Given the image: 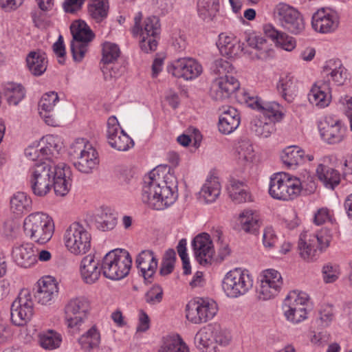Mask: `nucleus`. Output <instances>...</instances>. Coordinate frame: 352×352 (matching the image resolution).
I'll return each mask as SVG.
<instances>
[{"label":"nucleus","instance_id":"obj_13","mask_svg":"<svg viewBox=\"0 0 352 352\" xmlns=\"http://www.w3.org/2000/svg\"><path fill=\"white\" fill-rule=\"evenodd\" d=\"M238 98L240 102L244 103L251 109L261 112L263 118L273 121L274 123L280 121L283 118V108L276 102L263 101L260 98L254 96V94L245 91L239 93Z\"/></svg>","mask_w":352,"mask_h":352},{"label":"nucleus","instance_id":"obj_24","mask_svg":"<svg viewBox=\"0 0 352 352\" xmlns=\"http://www.w3.org/2000/svg\"><path fill=\"white\" fill-rule=\"evenodd\" d=\"M239 80L232 76L226 75L214 79L210 87V94L212 99L223 101L239 89Z\"/></svg>","mask_w":352,"mask_h":352},{"label":"nucleus","instance_id":"obj_39","mask_svg":"<svg viewBox=\"0 0 352 352\" xmlns=\"http://www.w3.org/2000/svg\"><path fill=\"white\" fill-rule=\"evenodd\" d=\"M276 88L282 97L287 102H292L298 92L297 82L290 75L281 76L276 85Z\"/></svg>","mask_w":352,"mask_h":352},{"label":"nucleus","instance_id":"obj_25","mask_svg":"<svg viewBox=\"0 0 352 352\" xmlns=\"http://www.w3.org/2000/svg\"><path fill=\"white\" fill-rule=\"evenodd\" d=\"M195 256L201 265L210 263L214 254V248L210 236L205 232L196 236L192 241Z\"/></svg>","mask_w":352,"mask_h":352},{"label":"nucleus","instance_id":"obj_42","mask_svg":"<svg viewBox=\"0 0 352 352\" xmlns=\"http://www.w3.org/2000/svg\"><path fill=\"white\" fill-rule=\"evenodd\" d=\"M305 152L297 146L285 148L281 153V160L289 168L295 169L304 161Z\"/></svg>","mask_w":352,"mask_h":352},{"label":"nucleus","instance_id":"obj_61","mask_svg":"<svg viewBox=\"0 0 352 352\" xmlns=\"http://www.w3.org/2000/svg\"><path fill=\"white\" fill-rule=\"evenodd\" d=\"M163 298V289L158 285H153L146 294L145 300L151 305L160 303Z\"/></svg>","mask_w":352,"mask_h":352},{"label":"nucleus","instance_id":"obj_62","mask_svg":"<svg viewBox=\"0 0 352 352\" xmlns=\"http://www.w3.org/2000/svg\"><path fill=\"white\" fill-rule=\"evenodd\" d=\"M42 150H44V148H41L40 142L38 144H34L25 148V155L30 160H41V162H43L45 160V156Z\"/></svg>","mask_w":352,"mask_h":352},{"label":"nucleus","instance_id":"obj_10","mask_svg":"<svg viewBox=\"0 0 352 352\" xmlns=\"http://www.w3.org/2000/svg\"><path fill=\"white\" fill-rule=\"evenodd\" d=\"M253 286V278L249 271L235 268L226 273L222 288L230 298H237L245 294Z\"/></svg>","mask_w":352,"mask_h":352},{"label":"nucleus","instance_id":"obj_43","mask_svg":"<svg viewBox=\"0 0 352 352\" xmlns=\"http://www.w3.org/2000/svg\"><path fill=\"white\" fill-rule=\"evenodd\" d=\"M221 193V185L217 177L208 178L202 186L199 196L206 203L214 202Z\"/></svg>","mask_w":352,"mask_h":352},{"label":"nucleus","instance_id":"obj_1","mask_svg":"<svg viewBox=\"0 0 352 352\" xmlns=\"http://www.w3.org/2000/svg\"><path fill=\"white\" fill-rule=\"evenodd\" d=\"M177 179L165 168H156L145 177L141 199L148 208L162 210L173 205L178 197Z\"/></svg>","mask_w":352,"mask_h":352},{"label":"nucleus","instance_id":"obj_8","mask_svg":"<svg viewBox=\"0 0 352 352\" xmlns=\"http://www.w3.org/2000/svg\"><path fill=\"white\" fill-rule=\"evenodd\" d=\"M142 18L141 12L136 14L134 17V26L132 33L134 36H140V46L142 51L146 53L155 51L157 49V38L160 34L159 19L156 16L146 18L140 25Z\"/></svg>","mask_w":352,"mask_h":352},{"label":"nucleus","instance_id":"obj_45","mask_svg":"<svg viewBox=\"0 0 352 352\" xmlns=\"http://www.w3.org/2000/svg\"><path fill=\"white\" fill-rule=\"evenodd\" d=\"M27 66L34 76L42 75L47 69V61L45 54L41 52H30L26 57Z\"/></svg>","mask_w":352,"mask_h":352},{"label":"nucleus","instance_id":"obj_55","mask_svg":"<svg viewBox=\"0 0 352 352\" xmlns=\"http://www.w3.org/2000/svg\"><path fill=\"white\" fill-rule=\"evenodd\" d=\"M102 54L101 61L103 65L111 64L117 60L120 56V50L118 45L111 42H105L102 45Z\"/></svg>","mask_w":352,"mask_h":352},{"label":"nucleus","instance_id":"obj_33","mask_svg":"<svg viewBox=\"0 0 352 352\" xmlns=\"http://www.w3.org/2000/svg\"><path fill=\"white\" fill-rule=\"evenodd\" d=\"M263 32L276 45L286 51L290 52L296 47V41L293 37L277 30L272 24H265L263 26Z\"/></svg>","mask_w":352,"mask_h":352},{"label":"nucleus","instance_id":"obj_19","mask_svg":"<svg viewBox=\"0 0 352 352\" xmlns=\"http://www.w3.org/2000/svg\"><path fill=\"white\" fill-rule=\"evenodd\" d=\"M167 72L177 78L192 80L198 78L203 72L201 65L192 58H179L170 63Z\"/></svg>","mask_w":352,"mask_h":352},{"label":"nucleus","instance_id":"obj_30","mask_svg":"<svg viewBox=\"0 0 352 352\" xmlns=\"http://www.w3.org/2000/svg\"><path fill=\"white\" fill-rule=\"evenodd\" d=\"M137 267L140 270L142 275L146 280L153 277L156 272L158 260L151 250H142L137 256L135 260Z\"/></svg>","mask_w":352,"mask_h":352},{"label":"nucleus","instance_id":"obj_17","mask_svg":"<svg viewBox=\"0 0 352 352\" xmlns=\"http://www.w3.org/2000/svg\"><path fill=\"white\" fill-rule=\"evenodd\" d=\"M283 284L280 272L274 269H267L260 276V285L257 288V296L260 300H267L276 296Z\"/></svg>","mask_w":352,"mask_h":352},{"label":"nucleus","instance_id":"obj_6","mask_svg":"<svg viewBox=\"0 0 352 352\" xmlns=\"http://www.w3.org/2000/svg\"><path fill=\"white\" fill-rule=\"evenodd\" d=\"M300 180L285 173H277L270 177L269 194L278 200L289 201L295 199L301 192Z\"/></svg>","mask_w":352,"mask_h":352},{"label":"nucleus","instance_id":"obj_5","mask_svg":"<svg viewBox=\"0 0 352 352\" xmlns=\"http://www.w3.org/2000/svg\"><path fill=\"white\" fill-rule=\"evenodd\" d=\"M68 154L73 160L75 168L83 173H92L99 164L98 152L84 138L76 139L70 144Z\"/></svg>","mask_w":352,"mask_h":352},{"label":"nucleus","instance_id":"obj_26","mask_svg":"<svg viewBox=\"0 0 352 352\" xmlns=\"http://www.w3.org/2000/svg\"><path fill=\"white\" fill-rule=\"evenodd\" d=\"M58 294V283L51 276L43 277L38 281L35 299L41 305H50Z\"/></svg>","mask_w":352,"mask_h":352},{"label":"nucleus","instance_id":"obj_37","mask_svg":"<svg viewBox=\"0 0 352 352\" xmlns=\"http://www.w3.org/2000/svg\"><path fill=\"white\" fill-rule=\"evenodd\" d=\"M241 229L246 233L256 234L261 226L259 214L252 210H245L239 216Z\"/></svg>","mask_w":352,"mask_h":352},{"label":"nucleus","instance_id":"obj_15","mask_svg":"<svg viewBox=\"0 0 352 352\" xmlns=\"http://www.w3.org/2000/svg\"><path fill=\"white\" fill-rule=\"evenodd\" d=\"M90 309L89 301L84 297L70 299L65 306V320L67 327L78 331L85 322Z\"/></svg>","mask_w":352,"mask_h":352},{"label":"nucleus","instance_id":"obj_4","mask_svg":"<svg viewBox=\"0 0 352 352\" xmlns=\"http://www.w3.org/2000/svg\"><path fill=\"white\" fill-rule=\"evenodd\" d=\"M132 258L128 251L123 249H115L107 252L102 258V273L110 280H121L130 272Z\"/></svg>","mask_w":352,"mask_h":352},{"label":"nucleus","instance_id":"obj_34","mask_svg":"<svg viewBox=\"0 0 352 352\" xmlns=\"http://www.w3.org/2000/svg\"><path fill=\"white\" fill-rule=\"evenodd\" d=\"M240 124V116L238 111L234 107H228L220 116L219 120V130L226 135L234 131Z\"/></svg>","mask_w":352,"mask_h":352},{"label":"nucleus","instance_id":"obj_18","mask_svg":"<svg viewBox=\"0 0 352 352\" xmlns=\"http://www.w3.org/2000/svg\"><path fill=\"white\" fill-rule=\"evenodd\" d=\"M33 302L27 289H23L11 305V320L16 326H23L33 315Z\"/></svg>","mask_w":352,"mask_h":352},{"label":"nucleus","instance_id":"obj_60","mask_svg":"<svg viewBox=\"0 0 352 352\" xmlns=\"http://www.w3.org/2000/svg\"><path fill=\"white\" fill-rule=\"evenodd\" d=\"M340 274L339 265L328 263L323 267L322 275L324 281L327 283L335 282Z\"/></svg>","mask_w":352,"mask_h":352},{"label":"nucleus","instance_id":"obj_9","mask_svg":"<svg viewBox=\"0 0 352 352\" xmlns=\"http://www.w3.org/2000/svg\"><path fill=\"white\" fill-rule=\"evenodd\" d=\"M309 304V298L307 293L292 291L283 302L284 316L289 322L298 324L307 318Z\"/></svg>","mask_w":352,"mask_h":352},{"label":"nucleus","instance_id":"obj_22","mask_svg":"<svg viewBox=\"0 0 352 352\" xmlns=\"http://www.w3.org/2000/svg\"><path fill=\"white\" fill-rule=\"evenodd\" d=\"M241 52L251 56L252 58L264 60L271 52L270 45L261 35L256 33H245L241 43Z\"/></svg>","mask_w":352,"mask_h":352},{"label":"nucleus","instance_id":"obj_49","mask_svg":"<svg viewBox=\"0 0 352 352\" xmlns=\"http://www.w3.org/2000/svg\"><path fill=\"white\" fill-rule=\"evenodd\" d=\"M244 187L245 183L243 182L235 179L230 180L228 192L234 203L241 204L251 201V195Z\"/></svg>","mask_w":352,"mask_h":352},{"label":"nucleus","instance_id":"obj_63","mask_svg":"<svg viewBox=\"0 0 352 352\" xmlns=\"http://www.w3.org/2000/svg\"><path fill=\"white\" fill-rule=\"evenodd\" d=\"M109 65H104L102 67V71L105 80H111L112 78H118L124 72V67L114 65L111 66Z\"/></svg>","mask_w":352,"mask_h":352},{"label":"nucleus","instance_id":"obj_38","mask_svg":"<svg viewBox=\"0 0 352 352\" xmlns=\"http://www.w3.org/2000/svg\"><path fill=\"white\" fill-rule=\"evenodd\" d=\"M219 10V0H199L197 12L199 18L206 23L214 21Z\"/></svg>","mask_w":352,"mask_h":352},{"label":"nucleus","instance_id":"obj_44","mask_svg":"<svg viewBox=\"0 0 352 352\" xmlns=\"http://www.w3.org/2000/svg\"><path fill=\"white\" fill-rule=\"evenodd\" d=\"M318 179L329 188L333 189L340 184V175L333 168L324 164H319L316 168Z\"/></svg>","mask_w":352,"mask_h":352},{"label":"nucleus","instance_id":"obj_47","mask_svg":"<svg viewBox=\"0 0 352 352\" xmlns=\"http://www.w3.org/2000/svg\"><path fill=\"white\" fill-rule=\"evenodd\" d=\"M32 208V199L23 192H17L10 199V210L16 215H21Z\"/></svg>","mask_w":352,"mask_h":352},{"label":"nucleus","instance_id":"obj_21","mask_svg":"<svg viewBox=\"0 0 352 352\" xmlns=\"http://www.w3.org/2000/svg\"><path fill=\"white\" fill-rule=\"evenodd\" d=\"M107 125V138L112 148L120 151H126L133 146V140L121 128L116 116L109 117Z\"/></svg>","mask_w":352,"mask_h":352},{"label":"nucleus","instance_id":"obj_52","mask_svg":"<svg viewBox=\"0 0 352 352\" xmlns=\"http://www.w3.org/2000/svg\"><path fill=\"white\" fill-rule=\"evenodd\" d=\"M3 95L10 105H17L25 97V88L21 85L10 82L3 88Z\"/></svg>","mask_w":352,"mask_h":352},{"label":"nucleus","instance_id":"obj_56","mask_svg":"<svg viewBox=\"0 0 352 352\" xmlns=\"http://www.w3.org/2000/svg\"><path fill=\"white\" fill-rule=\"evenodd\" d=\"M176 260V253L173 249H168L163 258L162 261L160 274L162 276H166L170 274L175 265Z\"/></svg>","mask_w":352,"mask_h":352},{"label":"nucleus","instance_id":"obj_36","mask_svg":"<svg viewBox=\"0 0 352 352\" xmlns=\"http://www.w3.org/2000/svg\"><path fill=\"white\" fill-rule=\"evenodd\" d=\"M94 223L98 230L104 232L113 229L117 219L111 208L102 207L94 214Z\"/></svg>","mask_w":352,"mask_h":352},{"label":"nucleus","instance_id":"obj_23","mask_svg":"<svg viewBox=\"0 0 352 352\" xmlns=\"http://www.w3.org/2000/svg\"><path fill=\"white\" fill-rule=\"evenodd\" d=\"M313 29L322 34L335 32L339 25L338 14L329 8H320L314 13L311 18Z\"/></svg>","mask_w":352,"mask_h":352},{"label":"nucleus","instance_id":"obj_20","mask_svg":"<svg viewBox=\"0 0 352 352\" xmlns=\"http://www.w3.org/2000/svg\"><path fill=\"white\" fill-rule=\"evenodd\" d=\"M281 25L292 34H300L305 28V23L300 13L294 8L279 3L275 9Z\"/></svg>","mask_w":352,"mask_h":352},{"label":"nucleus","instance_id":"obj_58","mask_svg":"<svg viewBox=\"0 0 352 352\" xmlns=\"http://www.w3.org/2000/svg\"><path fill=\"white\" fill-rule=\"evenodd\" d=\"M211 69L214 74L219 75V76L229 75L234 70L232 64L227 60L223 58L215 60Z\"/></svg>","mask_w":352,"mask_h":352},{"label":"nucleus","instance_id":"obj_2","mask_svg":"<svg viewBox=\"0 0 352 352\" xmlns=\"http://www.w3.org/2000/svg\"><path fill=\"white\" fill-rule=\"evenodd\" d=\"M347 79V69L340 60L332 58L327 60L323 67L322 78L314 82L308 94L309 101L318 108L327 107L331 100L330 80L336 85L340 86Z\"/></svg>","mask_w":352,"mask_h":352},{"label":"nucleus","instance_id":"obj_3","mask_svg":"<svg viewBox=\"0 0 352 352\" xmlns=\"http://www.w3.org/2000/svg\"><path fill=\"white\" fill-rule=\"evenodd\" d=\"M23 230L25 236L32 241L43 245L52 239L54 232V223L46 213L33 212L25 218Z\"/></svg>","mask_w":352,"mask_h":352},{"label":"nucleus","instance_id":"obj_16","mask_svg":"<svg viewBox=\"0 0 352 352\" xmlns=\"http://www.w3.org/2000/svg\"><path fill=\"white\" fill-rule=\"evenodd\" d=\"M318 127L322 139L329 144H338L346 136V128L341 120L332 116L322 118Z\"/></svg>","mask_w":352,"mask_h":352},{"label":"nucleus","instance_id":"obj_31","mask_svg":"<svg viewBox=\"0 0 352 352\" xmlns=\"http://www.w3.org/2000/svg\"><path fill=\"white\" fill-rule=\"evenodd\" d=\"M58 100V94L54 91H51L43 94L38 102L39 114L47 125L55 126L56 124V120L52 112Z\"/></svg>","mask_w":352,"mask_h":352},{"label":"nucleus","instance_id":"obj_12","mask_svg":"<svg viewBox=\"0 0 352 352\" xmlns=\"http://www.w3.org/2000/svg\"><path fill=\"white\" fill-rule=\"evenodd\" d=\"M91 234L79 223H72L65 231L64 244L67 250L74 255L86 254L91 248Z\"/></svg>","mask_w":352,"mask_h":352},{"label":"nucleus","instance_id":"obj_7","mask_svg":"<svg viewBox=\"0 0 352 352\" xmlns=\"http://www.w3.org/2000/svg\"><path fill=\"white\" fill-rule=\"evenodd\" d=\"M52 160L36 162L29 170V182L32 192L38 197H44L52 187V179L56 167Z\"/></svg>","mask_w":352,"mask_h":352},{"label":"nucleus","instance_id":"obj_46","mask_svg":"<svg viewBox=\"0 0 352 352\" xmlns=\"http://www.w3.org/2000/svg\"><path fill=\"white\" fill-rule=\"evenodd\" d=\"M298 248L300 256L306 260H312L320 252L316 243L312 241L311 234L305 232L300 234Z\"/></svg>","mask_w":352,"mask_h":352},{"label":"nucleus","instance_id":"obj_41","mask_svg":"<svg viewBox=\"0 0 352 352\" xmlns=\"http://www.w3.org/2000/svg\"><path fill=\"white\" fill-rule=\"evenodd\" d=\"M221 52L230 56H234L241 52V43L233 36L221 33L217 43Z\"/></svg>","mask_w":352,"mask_h":352},{"label":"nucleus","instance_id":"obj_28","mask_svg":"<svg viewBox=\"0 0 352 352\" xmlns=\"http://www.w3.org/2000/svg\"><path fill=\"white\" fill-rule=\"evenodd\" d=\"M12 257L15 263L21 267L28 268L37 261V254L31 243H25L13 248Z\"/></svg>","mask_w":352,"mask_h":352},{"label":"nucleus","instance_id":"obj_40","mask_svg":"<svg viewBox=\"0 0 352 352\" xmlns=\"http://www.w3.org/2000/svg\"><path fill=\"white\" fill-rule=\"evenodd\" d=\"M250 128L252 133L263 138L270 137L276 130L275 123L262 116L254 118L251 120Z\"/></svg>","mask_w":352,"mask_h":352},{"label":"nucleus","instance_id":"obj_57","mask_svg":"<svg viewBox=\"0 0 352 352\" xmlns=\"http://www.w3.org/2000/svg\"><path fill=\"white\" fill-rule=\"evenodd\" d=\"M312 241L315 242L320 252L326 249L330 244L332 236L328 229H322L316 234H311Z\"/></svg>","mask_w":352,"mask_h":352},{"label":"nucleus","instance_id":"obj_50","mask_svg":"<svg viewBox=\"0 0 352 352\" xmlns=\"http://www.w3.org/2000/svg\"><path fill=\"white\" fill-rule=\"evenodd\" d=\"M158 352H189L188 348L178 334L166 336Z\"/></svg>","mask_w":352,"mask_h":352},{"label":"nucleus","instance_id":"obj_48","mask_svg":"<svg viewBox=\"0 0 352 352\" xmlns=\"http://www.w3.org/2000/svg\"><path fill=\"white\" fill-rule=\"evenodd\" d=\"M109 8L108 0H90L87 7L88 14L96 22L100 23L107 17Z\"/></svg>","mask_w":352,"mask_h":352},{"label":"nucleus","instance_id":"obj_64","mask_svg":"<svg viewBox=\"0 0 352 352\" xmlns=\"http://www.w3.org/2000/svg\"><path fill=\"white\" fill-rule=\"evenodd\" d=\"M278 242V237L272 227L265 228L263 234V244L265 248H274Z\"/></svg>","mask_w":352,"mask_h":352},{"label":"nucleus","instance_id":"obj_53","mask_svg":"<svg viewBox=\"0 0 352 352\" xmlns=\"http://www.w3.org/2000/svg\"><path fill=\"white\" fill-rule=\"evenodd\" d=\"M78 343L85 351H90L98 347L100 343V333L96 327H91L82 335L78 339Z\"/></svg>","mask_w":352,"mask_h":352},{"label":"nucleus","instance_id":"obj_32","mask_svg":"<svg viewBox=\"0 0 352 352\" xmlns=\"http://www.w3.org/2000/svg\"><path fill=\"white\" fill-rule=\"evenodd\" d=\"M214 333V325L208 324L200 329L195 336L197 349L201 352H216Z\"/></svg>","mask_w":352,"mask_h":352},{"label":"nucleus","instance_id":"obj_59","mask_svg":"<svg viewBox=\"0 0 352 352\" xmlns=\"http://www.w3.org/2000/svg\"><path fill=\"white\" fill-rule=\"evenodd\" d=\"M186 245H187V241L186 239H182L179 240L178 245L177 246V250L178 252V254L179 257L182 259V264H183V269H184V273L185 274H188L190 273V260L188 256V254L186 252Z\"/></svg>","mask_w":352,"mask_h":352},{"label":"nucleus","instance_id":"obj_54","mask_svg":"<svg viewBox=\"0 0 352 352\" xmlns=\"http://www.w3.org/2000/svg\"><path fill=\"white\" fill-rule=\"evenodd\" d=\"M38 338L41 346L47 350L58 348L62 342L61 335L54 330H47L40 333Z\"/></svg>","mask_w":352,"mask_h":352},{"label":"nucleus","instance_id":"obj_27","mask_svg":"<svg viewBox=\"0 0 352 352\" xmlns=\"http://www.w3.org/2000/svg\"><path fill=\"white\" fill-rule=\"evenodd\" d=\"M70 175L69 168L64 163L56 165L52 177V186L56 195L63 197L69 192L72 186Z\"/></svg>","mask_w":352,"mask_h":352},{"label":"nucleus","instance_id":"obj_14","mask_svg":"<svg viewBox=\"0 0 352 352\" xmlns=\"http://www.w3.org/2000/svg\"><path fill=\"white\" fill-rule=\"evenodd\" d=\"M217 311L216 302L209 298L190 300L186 305V318L194 324L206 322L212 319Z\"/></svg>","mask_w":352,"mask_h":352},{"label":"nucleus","instance_id":"obj_29","mask_svg":"<svg viewBox=\"0 0 352 352\" xmlns=\"http://www.w3.org/2000/svg\"><path fill=\"white\" fill-rule=\"evenodd\" d=\"M99 265L100 261L96 260L93 254H88L82 259L80 272L85 283L91 285L98 280L102 272Z\"/></svg>","mask_w":352,"mask_h":352},{"label":"nucleus","instance_id":"obj_51","mask_svg":"<svg viewBox=\"0 0 352 352\" xmlns=\"http://www.w3.org/2000/svg\"><path fill=\"white\" fill-rule=\"evenodd\" d=\"M40 144L41 148H44L43 153L45 156V160H52V157H55L59 153L61 148V143L58 136L54 135H47L43 137L41 141Z\"/></svg>","mask_w":352,"mask_h":352},{"label":"nucleus","instance_id":"obj_35","mask_svg":"<svg viewBox=\"0 0 352 352\" xmlns=\"http://www.w3.org/2000/svg\"><path fill=\"white\" fill-rule=\"evenodd\" d=\"M238 163L243 166L245 170L253 168L255 160L254 150L250 140L241 139L236 148Z\"/></svg>","mask_w":352,"mask_h":352},{"label":"nucleus","instance_id":"obj_11","mask_svg":"<svg viewBox=\"0 0 352 352\" xmlns=\"http://www.w3.org/2000/svg\"><path fill=\"white\" fill-rule=\"evenodd\" d=\"M70 31L73 37L70 44L73 59L79 63L84 58L89 43L95 35L87 24L82 20L74 21L70 25Z\"/></svg>","mask_w":352,"mask_h":352}]
</instances>
